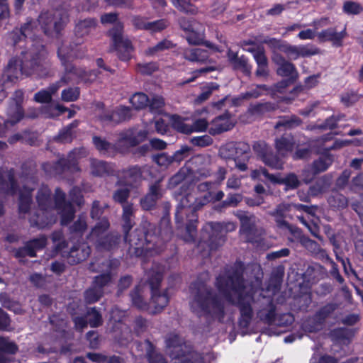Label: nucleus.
I'll use <instances>...</instances> for the list:
<instances>
[{
    "instance_id": "obj_46",
    "label": "nucleus",
    "mask_w": 363,
    "mask_h": 363,
    "mask_svg": "<svg viewBox=\"0 0 363 363\" xmlns=\"http://www.w3.org/2000/svg\"><path fill=\"white\" fill-rule=\"evenodd\" d=\"M299 242L304 247H306L309 252L313 254H318L320 252V248L318 244L309 239L308 237L301 235L299 237Z\"/></svg>"
},
{
    "instance_id": "obj_28",
    "label": "nucleus",
    "mask_w": 363,
    "mask_h": 363,
    "mask_svg": "<svg viewBox=\"0 0 363 363\" xmlns=\"http://www.w3.org/2000/svg\"><path fill=\"white\" fill-rule=\"evenodd\" d=\"M16 182L11 172L0 176V194H15L16 191Z\"/></svg>"
},
{
    "instance_id": "obj_49",
    "label": "nucleus",
    "mask_w": 363,
    "mask_h": 363,
    "mask_svg": "<svg viewBox=\"0 0 363 363\" xmlns=\"http://www.w3.org/2000/svg\"><path fill=\"white\" fill-rule=\"evenodd\" d=\"M74 78L72 77L70 74H67L66 69L65 68V75L61 78V79L59 82H57L56 83L50 85L46 90L50 92V96H52L57 91V90L60 89V87L62 86V84L74 82Z\"/></svg>"
},
{
    "instance_id": "obj_26",
    "label": "nucleus",
    "mask_w": 363,
    "mask_h": 363,
    "mask_svg": "<svg viewBox=\"0 0 363 363\" xmlns=\"http://www.w3.org/2000/svg\"><path fill=\"white\" fill-rule=\"evenodd\" d=\"M228 57L235 69H240L247 74L251 72L252 66L248 64V60L245 56H238L236 52L229 50Z\"/></svg>"
},
{
    "instance_id": "obj_58",
    "label": "nucleus",
    "mask_w": 363,
    "mask_h": 363,
    "mask_svg": "<svg viewBox=\"0 0 363 363\" xmlns=\"http://www.w3.org/2000/svg\"><path fill=\"white\" fill-rule=\"evenodd\" d=\"M155 162L160 166L163 167H168L170 164H172L174 160V156H168L165 153L158 154L154 157Z\"/></svg>"
},
{
    "instance_id": "obj_1",
    "label": "nucleus",
    "mask_w": 363,
    "mask_h": 363,
    "mask_svg": "<svg viewBox=\"0 0 363 363\" xmlns=\"http://www.w3.org/2000/svg\"><path fill=\"white\" fill-rule=\"evenodd\" d=\"M241 265L231 268L225 276L217 278L216 286L221 297L213 295L207 286L195 283L191 287L190 307L198 316L220 315L223 312L225 301L238 304L241 313L240 325L247 327L252 317L251 304L255 293L253 287L243 281Z\"/></svg>"
},
{
    "instance_id": "obj_50",
    "label": "nucleus",
    "mask_w": 363,
    "mask_h": 363,
    "mask_svg": "<svg viewBox=\"0 0 363 363\" xmlns=\"http://www.w3.org/2000/svg\"><path fill=\"white\" fill-rule=\"evenodd\" d=\"M337 308V305L334 303H329L322 307L316 314L319 320H323L329 317Z\"/></svg>"
},
{
    "instance_id": "obj_3",
    "label": "nucleus",
    "mask_w": 363,
    "mask_h": 363,
    "mask_svg": "<svg viewBox=\"0 0 363 363\" xmlns=\"http://www.w3.org/2000/svg\"><path fill=\"white\" fill-rule=\"evenodd\" d=\"M196 191L190 188L189 185H182L179 192L175 196L179 201L175 213L177 223H183L184 219L188 220L186 231L189 238L186 240H193L196 235V216L195 211L206 203V199H199L196 196Z\"/></svg>"
},
{
    "instance_id": "obj_12",
    "label": "nucleus",
    "mask_w": 363,
    "mask_h": 363,
    "mask_svg": "<svg viewBox=\"0 0 363 363\" xmlns=\"http://www.w3.org/2000/svg\"><path fill=\"white\" fill-rule=\"evenodd\" d=\"M55 208L61 214L62 225H67L73 219L74 210L70 203L65 201V194L60 189L55 190Z\"/></svg>"
},
{
    "instance_id": "obj_6",
    "label": "nucleus",
    "mask_w": 363,
    "mask_h": 363,
    "mask_svg": "<svg viewBox=\"0 0 363 363\" xmlns=\"http://www.w3.org/2000/svg\"><path fill=\"white\" fill-rule=\"evenodd\" d=\"M82 43V39H78L77 42L74 44V47L72 45L69 47L67 45H62L58 49V57L66 69L67 74H70L72 77L74 78V81L80 80L86 83L92 82L97 77V74L95 71L87 72L82 69L76 68L69 62L72 57H80V55L75 50V47Z\"/></svg>"
},
{
    "instance_id": "obj_37",
    "label": "nucleus",
    "mask_w": 363,
    "mask_h": 363,
    "mask_svg": "<svg viewBox=\"0 0 363 363\" xmlns=\"http://www.w3.org/2000/svg\"><path fill=\"white\" fill-rule=\"evenodd\" d=\"M333 157L330 155H324L313 162L312 169L315 174H319L325 171L333 163Z\"/></svg>"
},
{
    "instance_id": "obj_31",
    "label": "nucleus",
    "mask_w": 363,
    "mask_h": 363,
    "mask_svg": "<svg viewBox=\"0 0 363 363\" xmlns=\"http://www.w3.org/2000/svg\"><path fill=\"white\" fill-rule=\"evenodd\" d=\"M301 123V121L296 116H284L279 118L274 128L284 130L291 129L298 126Z\"/></svg>"
},
{
    "instance_id": "obj_52",
    "label": "nucleus",
    "mask_w": 363,
    "mask_h": 363,
    "mask_svg": "<svg viewBox=\"0 0 363 363\" xmlns=\"http://www.w3.org/2000/svg\"><path fill=\"white\" fill-rule=\"evenodd\" d=\"M204 230L210 234L211 239H213L222 233L223 225L220 223H208L205 225Z\"/></svg>"
},
{
    "instance_id": "obj_38",
    "label": "nucleus",
    "mask_w": 363,
    "mask_h": 363,
    "mask_svg": "<svg viewBox=\"0 0 363 363\" xmlns=\"http://www.w3.org/2000/svg\"><path fill=\"white\" fill-rule=\"evenodd\" d=\"M89 255V247L85 248H74L70 251L69 262L72 264L78 263L85 259Z\"/></svg>"
},
{
    "instance_id": "obj_8",
    "label": "nucleus",
    "mask_w": 363,
    "mask_h": 363,
    "mask_svg": "<svg viewBox=\"0 0 363 363\" xmlns=\"http://www.w3.org/2000/svg\"><path fill=\"white\" fill-rule=\"evenodd\" d=\"M109 227V222L103 218L92 229L89 239L96 245L98 247L110 250L112 246L118 243L119 238L113 235H104V233Z\"/></svg>"
},
{
    "instance_id": "obj_24",
    "label": "nucleus",
    "mask_w": 363,
    "mask_h": 363,
    "mask_svg": "<svg viewBox=\"0 0 363 363\" xmlns=\"http://www.w3.org/2000/svg\"><path fill=\"white\" fill-rule=\"evenodd\" d=\"M233 126V121L231 120L229 115L225 114L215 118L212 121L209 133L211 135H217L230 130Z\"/></svg>"
},
{
    "instance_id": "obj_2",
    "label": "nucleus",
    "mask_w": 363,
    "mask_h": 363,
    "mask_svg": "<svg viewBox=\"0 0 363 363\" xmlns=\"http://www.w3.org/2000/svg\"><path fill=\"white\" fill-rule=\"evenodd\" d=\"M123 211L125 239L129 243L130 254L140 256L146 252L158 253L163 244L170 240L172 231L167 218L161 220L158 235L145 233L139 229L128 234L127 231L133 226L134 208L131 203H126L123 205Z\"/></svg>"
},
{
    "instance_id": "obj_54",
    "label": "nucleus",
    "mask_w": 363,
    "mask_h": 363,
    "mask_svg": "<svg viewBox=\"0 0 363 363\" xmlns=\"http://www.w3.org/2000/svg\"><path fill=\"white\" fill-rule=\"evenodd\" d=\"M164 105V101L161 96H154L151 101L149 100V107L152 113H160Z\"/></svg>"
},
{
    "instance_id": "obj_5",
    "label": "nucleus",
    "mask_w": 363,
    "mask_h": 363,
    "mask_svg": "<svg viewBox=\"0 0 363 363\" xmlns=\"http://www.w3.org/2000/svg\"><path fill=\"white\" fill-rule=\"evenodd\" d=\"M102 23H116L114 27L110 30L114 49L117 52L118 57L123 61H128L131 58V53L134 48L131 41L123 35V25L118 21L116 13H108L101 16Z\"/></svg>"
},
{
    "instance_id": "obj_29",
    "label": "nucleus",
    "mask_w": 363,
    "mask_h": 363,
    "mask_svg": "<svg viewBox=\"0 0 363 363\" xmlns=\"http://www.w3.org/2000/svg\"><path fill=\"white\" fill-rule=\"evenodd\" d=\"M46 245V238L41 236L29 242L19 253L33 257L35 256V251L43 248Z\"/></svg>"
},
{
    "instance_id": "obj_16",
    "label": "nucleus",
    "mask_w": 363,
    "mask_h": 363,
    "mask_svg": "<svg viewBox=\"0 0 363 363\" xmlns=\"http://www.w3.org/2000/svg\"><path fill=\"white\" fill-rule=\"evenodd\" d=\"M85 153L86 152L84 149L73 150L69 153L67 159L63 158L58 161L55 167L56 172L60 173L66 169L72 172L77 171L79 169L77 165V160L84 157Z\"/></svg>"
},
{
    "instance_id": "obj_53",
    "label": "nucleus",
    "mask_w": 363,
    "mask_h": 363,
    "mask_svg": "<svg viewBox=\"0 0 363 363\" xmlns=\"http://www.w3.org/2000/svg\"><path fill=\"white\" fill-rule=\"evenodd\" d=\"M329 203L337 208H344L347 205V201L345 196L338 193H335L328 199Z\"/></svg>"
},
{
    "instance_id": "obj_63",
    "label": "nucleus",
    "mask_w": 363,
    "mask_h": 363,
    "mask_svg": "<svg viewBox=\"0 0 363 363\" xmlns=\"http://www.w3.org/2000/svg\"><path fill=\"white\" fill-rule=\"evenodd\" d=\"M34 100L38 103H50L52 101V96L50 92L43 89L35 94Z\"/></svg>"
},
{
    "instance_id": "obj_64",
    "label": "nucleus",
    "mask_w": 363,
    "mask_h": 363,
    "mask_svg": "<svg viewBox=\"0 0 363 363\" xmlns=\"http://www.w3.org/2000/svg\"><path fill=\"white\" fill-rule=\"evenodd\" d=\"M185 172L183 170H180L177 174H175L173 177L169 179V187L174 188L178 184H179L182 182H183L185 179Z\"/></svg>"
},
{
    "instance_id": "obj_19",
    "label": "nucleus",
    "mask_w": 363,
    "mask_h": 363,
    "mask_svg": "<svg viewBox=\"0 0 363 363\" xmlns=\"http://www.w3.org/2000/svg\"><path fill=\"white\" fill-rule=\"evenodd\" d=\"M173 125L180 133L191 134L194 132L205 131L208 127V121L206 118H199L189 125L178 118L174 121Z\"/></svg>"
},
{
    "instance_id": "obj_55",
    "label": "nucleus",
    "mask_w": 363,
    "mask_h": 363,
    "mask_svg": "<svg viewBox=\"0 0 363 363\" xmlns=\"http://www.w3.org/2000/svg\"><path fill=\"white\" fill-rule=\"evenodd\" d=\"M343 11L347 14L356 15L362 11V7L357 2L346 1L343 5Z\"/></svg>"
},
{
    "instance_id": "obj_33",
    "label": "nucleus",
    "mask_w": 363,
    "mask_h": 363,
    "mask_svg": "<svg viewBox=\"0 0 363 363\" xmlns=\"http://www.w3.org/2000/svg\"><path fill=\"white\" fill-rule=\"evenodd\" d=\"M275 145L278 154L284 157L292 150L294 142L290 138L281 137L276 140Z\"/></svg>"
},
{
    "instance_id": "obj_40",
    "label": "nucleus",
    "mask_w": 363,
    "mask_h": 363,
    "mask_svg": "<svg viewBox=\"0 0 363 363\" xmlns=\"http://www.w3.org/2000/svg\"><path fill=\"white\" fill-rule=\"evenodd\" d=\"M109 172L107 164L102 161L91 160V172L93 175L102 177Z\"/></svg>"
},
{
    "instance_id": "obj_25",
    "label": "nucleus",
    "mask_w": 363,
    "mask_h": 363,
    "mask_svg": "<svg viewBox=\"0 0 363 363\" xmlns=\"http://www.w3.org/2000/svg\"><path fill=\"white\" fill-rule=\"evenodd\" d=\"M333 177L325 174L320 177L314 184L310 186L308 194L312 196H317L326 192L332 184Z\"/></svg>"
},
{
    "instance_id": "obj_22",
    "label": "nucleus",
    "mask_w": 363,
    "mask_h": 363,
    "mask_svg": "<svg viewBox=\"0 0 363 363\" xmlns=\"http://www.w3.org/2000/svg\"><path fill=\"white\" fill-rule=\"evenodd\" d=\"M23 189L19 191V211L22 213H26L28 211L30 201H31V191L33 188L28 186L30 184H33V179H23Z\"/></svg>"
},
{
    "instance_id": "obj_57",
    "label": "nucleus",
    "mask_w": 363,
    "mask_h": 363,
    "mask_svg": "<svg viewBox=\"0 0 363 363\" xmlns=\"http://www.w3.org/2000/svg\"><path fill=\"white\" fill-rule=\"evenodd\" d=\"M281 51L286 53L291 60H296L300 57L298 46L285 44V45L281 46Z\"/></svg>"
},
{
    "instance_id": "obj_20",
    "label": "nucleus",
    "mask_w": 363,
    "mask_h": 363,
    "mask_svg": "<svg viewBox=\"0 0 363 363\" xmlns=\"http://www.w3.org/2000/svg\"><path fill=\"white\" fill-rule=\"evenodd\" d=\"M110 281L111 277L108 274L96 277L94 281V286L85 293L86 301L89 303L97 301L103 294L101 288Z\"/></svg>"
},
{
    "instance_id": "obj_41",
    "label": "nucleus",
    "mask_w": 363,
    "mask_h": 363,
    "mask_svg": "<svg viewBox=\"0 0 363 363\" xmlns=\"http://www.w3.org/2000/svg\"><path fill=\"white\" fill-rule=\"evenodd\" d=\"M130 102L135 109L140 110L147 106L149 99L143 93H136L130 99Z\"/></svg>"
},
{
    "instance_id": "obj_27",
    "label": "nucleus",
    "mask_w": 363,
    "mask_h": 363,
    "mask_svg": "<svg viewBox=\"0 0 363 363\" xmlns=\"http://www.w3.org/2000/svg\"><path fill=\"white\" fill-rule=\"evenodd\" d=\"M162 196V193L158 184L152 185L150 192L140 201L142 208L145 210L152 208L157 201Z\"/></svg>"
},
{
    "instance_id": "obj_48",
    "label": "nucleus",
    "mask_w": 363,
    "mask_h": 363,
    "mask_svg": "<svg viewBox=\"0 0 363 363\" xmlns=\"http://www.w3.org/2000/svg\"><path fill=\"white\" fill-rule=\"evenodd\" d=\"M219 86L217 84L211 83L202 88V92L197 96L196 101L197 103H202L207 100L211 95L213 91L217 90Z\"/></svg>"
},
{
    "instance_id": "obj_36",
    "label": "nucleus",
    "mask_w": 363,
    "mask_h": 363,
    "mask_svg": "<svg viewBox=\"0 0 363 363\" xmlns=\"http://www.w3.org/2000/svg\"><path fill=\"white\" fill-rule=\"evenodd\" d=\"M143 287L138 286L131 292L130 297L133 304L140 309H147L148 306L143 300Z\"/></svg>"
},
{
    "instance_id": "obj_15",
    "label": "nucleus",
    "mask_w": 363,
    "mask_h": 363,
    "mask_svg": "<svg viewBox=\"0 0 363 363\" xmlns=\"http://www.w3.org/2000/svg\"><path fill=\"white\" fill-rule=\"evenodd\" d=\"M272 60L277 66V74L289 77L290 80H296L297 79L298 72L292 63L286 60L284 57L275 52L272 57Z\"/></svg>"
},
{
    "instance_id": "obj_14",
    "label": "nucleus",
    "mask_w": 363,
    "mask_h": 363,
    "mask_svg": "<svg viewBox=\"0 0 363 363\" xmlns=\"http://www.w3.org/2000/svg\"><path fill=\"white\" fill-rule=\"evenodd\" d=\"M167 346L170 350L171 357L175 359L174 363H193L189 358L180 359L185 353L186 346L177 335H170L166 340Z\"/></svg>"
},
{
    "instance_id": "obj_35",
    "label": "nucleus",
    "mask_w": 363,
    "mask_h": 363,
    "mask_svg": "<svg viewBox=\"0 0 363 363\" xmlns=\"http://www.w3.org/2000/svg\"><path fill=\"white\" fill-rule=\"evenodd\" d=\"M96 22L93 19H86L79 21L75 27V33L78 37L88 35L95 28Z\"/></svg>"
},
{
    "instance_id": "obj_9",
    "label": "nucleus",
    "mask_w": 363,
    "mask_h": 363,
    "mask_svg": "<svg viewBox=\"0 0 363 363\" xmlns=\"http://www.w3.org/2000/svg\"><path fill=\"white\" fill-rule=\"evenodd\" d=\"M67 18L65 13L61 11L44 12L40 15L38 22L44 33L52 35L57 34L61 30L67 22Z\"/></svg>"
},
{
    "instance_id": "obj_62",
    "label": "nucleus",
    "mask_w": 363,
    "mask_h": 363,
    "mask_svg": "<svg viewBox=\"0 0 363 363\" xmlns=\"http://www.w3.org/2000/svg\"><path fill=\"white\" fill-rule=\"evenodd\" d=\"M93 142L96 149L101 152H106L111 148V144L99 137L94 136Z\"/></svg>"
},
{
    "instance_id": "obj_34",
    "label": "nucleus",
    "mask_w": 363,
    "mask_h": 363,
    "mask_svg": "<svg viewBox=\"0 0 363 363\" xmlns=\"http://www.w3.org/2000/svg\"><path fill=\"white\" fill-rule=\"evenodd\" d=\"M131 184L130 182H127L126 184L123 186H121V183L118 184V188L114 191L113 194V199L116 202L120 203L121 204L126 203L125 201L129 197L130 194V187Z\"/></svg>"
},
{
    "instance_id": "obj_44",
    "label": "nucleus",
    "mask_w": 363,
    "mask_h": 363,
    "mask_svg": "<svg viewBox=\"0 0 363 363\" xmlns=\"http://www.w3.org/2000/svg\"><path fill=\"white\" fill-rule=\"evenodd\" d=\"M66 111V108L60 104L55 106L48 105L44 106L42 109V113L47 118H55L60 114L64 113Z\"/></svg>"
},
{
    "instance_id": "obj_32",
    "label": "nucleus",
    "mask_w": 363,
    "mask_h": 363,
    "mask_svg": "<svg viewBox=\"0 0 363 363\" xmlns=\"http://www.w3.org/2000/svg\"><path fill=\"white\" fill-rule=\"evenodd\" d=\"M147 135V133L145 130H139L136 133L128 130L123 134L122 139L130 146H135L142 142Z\"/></svg>"
},
{
    "instance_id": "obj_56",
    "label": "nucleus",
    "mask_w": 363,
    "mask_h": 363,
    "mask_svg": "<svg viewBox=\"0 0 363 363\" xmlns=\"http://www.w3.org/2000/svg\"><path fill=\"white\" fill-rule=\"evenodd\" d=\"M169 23L164 19L149 22L147 30L151 33L160 32L168 26Z\"/></svg>"
},
{
    "instance_id": "obj_42",
    "label": "nucleus",
    "mask_w": 363,
    "mask_h": 363,
    "mask_svg": "<svg viewBox=\"0 0 363 363\" xmlns=\"http://www.w3.org/2000/svg\"><path fill=\"white\" fill-rule=\"evenodd\" d=\"M255 226L256 218L252 215H250V216L246 218V220H243L241 223V231L247 234V239L249 241L252 242V240L250 238V235L255 230Z\"/></svg>"
},
{
    "instance_id": "obj_17",
    "label": "nucleus",
    "mask_w": 363,
    "mask_h": 363,
    "mask_svg": "<svg viewBox=\"0 0 363 363\" xmlns=\"http://www.w3.org/2000/svg\"><path fill=\"white\" fill-rule=\"evenodd\" d=\"M161 281V275L157 274L155 280L150 281L152 287V299L150 305L153 307L154 313L161 311L168 303L169 298L166 293L160 294L157 291V285Z\"/></svg>"
},
{
    "instance_id": "obj_45",
    "label": "nucleus",
    "mask_w": 363,
    "mask_h": 363,
    "mask_svg": "<svg viewBox=\"0 0 363 363\" xmlns=\"http://www.w3.org/2000/svg\"><path fill=\"white\" fill-rule=\"evenodd\" d=\"M86 318L92 328L98 327L102 323L101 315L94 308H90L87 311Z\"/></svg>"
},
{
    "instance_id": "obj_61",
    "label": "nucleus",
    "mask_w": 363,
    "mask_h": 363,
    "mask_svg": "<svg viewBox=\"0 0 363 363\" xmlns=\"http://www.w3.org/2000/svg\"><path fill=\"white\" fill-rule=\"evenodd\" d=\"M299 55L305 57L319 53V50L313 45H299Z\"/></svg>"
},
{
    "instance_id": "obj_18",
    "label": "nucleus",
    "mask_w": 363,
    "mask_h": 363,
    "mask_svg": "<svg viewBox=\"0 0 363 363\" xmlns=\"http://www.w3.org/2000/svg\"><path fill=\"white\" fill-rule=\"evenodd\" d=\"M254 150L260 156L262 161L268 166L275 168L281 169L282 162L280 159L272 155L270 152L269 147L264 143H257L253 146Z\"/></svg>"
},
{
    "instance_id": "obj_21",
    "label": "nucleus",
    "mask_w": 363,
    "mask_h": 363,
    "mask_svg": "<svg viewBox=\"0 0 363 363\" xmlns=\"http://www.w3.org/2000/svg\"><path fill=\"white\" fill-rule=\"evenodd\" d=\"M346 33L345 30L337 32L336 29L333 28L323 30L316 34L318 40L320 43L330 41L335 46H341L342 41Z\"/></svg>"
},
{
    "instance_id": "obj_30",
    "label": "nucleus",
    "mask_w": 363,
    "mask_h": 363,
    "mask_svg": "<svg viewBox=\"0 0 363 363\" xmlns=\"http://www.w3.org/2000/svg\"><path fill=\"white\" fill-rule=\"evenodd\" d=\"M184 57L191 62H204L207 61L208 54L201 48L186 49L184 51Z\"/></svg>"
},
{
    "instance_id": "obj_59",
    "label": "nucleus",
    "mask_w": 363,
    "mask_h": 363,
    "mask_svg": "<svg viewBox=\"0 0 363 363\" xmlns=\"http://www.w3.org/2000/svg\"><path fill=\"white\" fill-rule=\"evenodd\" d=\"M191 143L196 146L206 147L210 145L213 143V139L207 135L200 137H194L190 140Z\"/></svg>"
},
{
    "instance_id": "obj_60",
    "label": "nucleus",
    "mask_w": 363,
    "mask_h": 363,
    "mask_svg": "<svg viewBox=\"0 0 363 363\" xmlns=\"http://www.w3.org/2000/svg\"><path fill=\"white\" fill-rule=\"evenodd\" d=\"M350 176L351 171L349 169H345L335 182L336 187L340 189L345 188L348 183Z\"/></svg>"
},
{
    "instance_id": "obj_11",
    "label": "nucleus",
    "mask_w": 363,
    "mask_h": 363,
    "mask_svg": "<svg viewBox=\"0 0 363 363\" xmlns=\"http://www.w3.org/2000/svg\"><path fill=\"white\" fill-rule=\"evenodd\" d=\"M23 100V93L21 90L14 92L9 106L7 108V118L4 125L8 126L13 125L18 123L23 116V111L21 108V103Z\"/></svg>"
},
{
    "instance_id": "obj_39",
    "label": "nucleus",
    "mask_w": 363,
    "mask_h": 363,
    "mask_svg": "<svg viewBox=\"0 0 363 363\" xmlns=\"http://www.w3.org/2000/svg\"><path fill=\"white\" fill-rule=\"evenodd\" d=\"M290 210V206L286 204L279 205L273 213L275 217V221L280 228H289V224L284 219V213Z\"/></svg>"
},
{
    "instance_id": "obj_47",
    "label": "nucleus",
    "mask_w": 363,
    "mask_h": 363,
    "mask_svg": "<svg viewBox=\"0 0 363 363\" xmlns=\"http://www.w3.org/2000/svg\"><path fill=\"white\" fill-rule=\"evenodd\" d=\"M173 5L181 11L194 13L196 11V8L191 4L189 0H171Z\"/></svg>"
},
{
    "instance_id": "obj_10",
    "label": "nucleus",
    "mask_w": 363,
    "mask_h": 363,
    "mask_svg": "<svg viewBox=\"0 0 363 363\" xmlns=\"http://www.w3.org/2000/svg\"><path fill=\"white\" fill-rule=\"evenodd\" d=\"M179 25L186 33V40L189 44L198 45L203 38V28L202 25L195 21L182 18L179 19Z\"/></svg>"
},
{
    "instance_id": "obj_23",
    "label": "nucleus",
    "mask_w": 363,
    "mask_h": 363,
    "mask_svg": "<svg viewBox=\"0 0 363 363\" xmlns=\"http://www.w3.org/2000/svg\"><path fill=\"white\" fill-rule=\"evenodd\" d=\"M37 27L35 26V22L33 21H29L25 23L20 30H14L10 34V37L13 40L14 44H16L24 38L33 39Z\"/></svg>"
},
{
    "instance_id": "obj_4",
    "label": "nucleus",
    "mask_w": 363,
    "mask_h": 363,
    "mask_svg": "<svg viewBox=\"0 0 363 363\" xmlns=\"http://www.w3.org/2000/svg\"><path fill=\"white\" fill-rule=\"evenodd\" d=\"M31 60L26 65L28 69H23L21 62L17 59H12L9 61L4 72V74L9 80L13 82L18 79L23 73L26 75L36 74L40 77L47 74V52L43 46L38 45L31 52Z\"/></svg>"
},
{
    "instance_id": "obj_43",
    "label": "nucleus",
    "mask_w": 363,
    "mask_h": 363,
    "mask_svg": "<svg viewBox=\"0 0 363 363\" xmlns=\"http://www.w3.org/2000/svg\"><path fill=\"white\" fill-rule=\"evenodd\" d=\"M130 117L131 111L128 107L121 106L113 111L112 119L113 118L115 123L129 119Z\"/></svg>"
},
{
    "instance_id": "obj_51",
    "label": "nucleus",
    "mask_w": 363,
    "mask_h": 363,
    "mask_svg": "<svg viewBox=\"0 0 363 363\" xmlns=\"http://www.w3.org/2000/svg\"><path fill=\"white\" fill-rule=\"evenodd\" d=\"M79 96V88H68L62 91V100L66 102L74 101Z\"/></svg>"
},
{
    "instance_id": "obj_7",
    "label": "nucleus",
    "mask_w": 363,
    "mask_h": 363,
    "mask_svg": "<svg viewBox=\"0 0 363 363\" xmlns=\"http://www.w3.org/2000/svg\"><path fill=\"white\" fill-rule=\"evenodd\" d=\"M36 199L39 211L36 215V219H32L31 223L39 228H44L54 223L57 218L54 213H51L55 209L50 199V189L43 186L38 191Z\"/></svg>"
},
{
    "instance_id": "obj_13",
    "label": "nucleus",
    "mask_w": 363,
    "mask_h": 363,
    "mask_svg": "<svg viewBox=\"0 0 363 363\" xmlns=\"http://www.w3.org/2000/svg\"><path fill=\"white\" fill-rule=\"evenodd\" d=\"M249 150L250 147L247 143L231 142L223 145L220 148L219 154L223 159L233 162L247 155Z\"/></svg>"
}]
</instances>
